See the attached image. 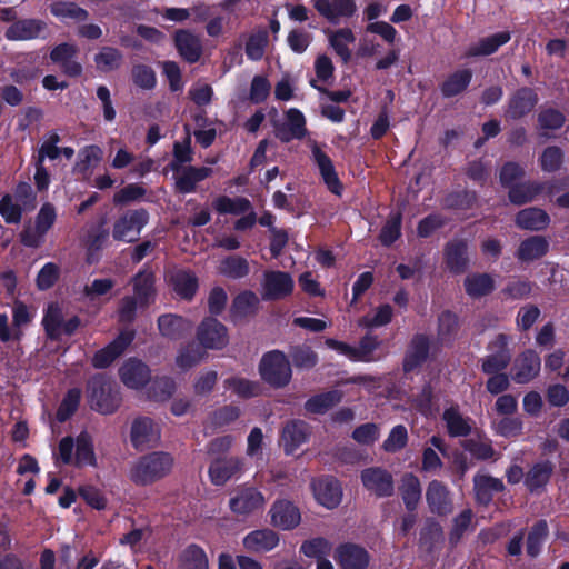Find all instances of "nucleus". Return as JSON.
<instances>
[{
	"instance_id": "1",
	"label": "nucleus",
	"mask_w": 569,
	"mask_h": 569,
	"mask_svg": "<svg viewBox=\"0 0 569 569\" xmlns=\"http://www.w3.org/2000/svg\"><path fill=\"white\" fill-rule=\"evenodd\" d=\"M86 397L91 410L100 415H112L121 406L120 387L107 373H96L86 383Z\"/></svg>"
},
{
	"instance_id": "2",
	"label": "nucleus",
	"mask_w": 569,
	"mask_h": 569,
	"mask_svg": "<svg viewBox=\"0 0 569 569\" xmlns=\"http://www.w3.org/2000/svg\"><path fill=\"white\" fill-rule=\"evenodd\" d=\"M174 459L166 451H152L141 456L130 469V480L137 486H149L167 477Z\"/></svg>"
},
{
	"instance_id": "3",
	"label": "nucleus",
	"mask_w": 569,
	"mask_h": 569,
	"mask_svg": "<svg viewBox=\"0 0 569 569\" xmlns=\"http://www.w3.org/2000/svg\"><path fill=\"white\" fill-rule=\"evenodd\" d=\"M258 371L263 382L273 389L287 387L292 379V369L288 356L278 349L262 355Z\"/></svg>"
},
{
	"instance_id": "4",
	"label": "nucleus",
	"mask_w": 569,
	"mask_h": 569,
	"mask_svg": "<svg viewBox=\"0 0 569 569\" xmlns=\"http://www.w3.org/2000/svg\"><path fill=\"white\" fill-rule=\"evenodd\" d=\"M325 343L329 349L346 356L353 362H373L381 359L380 356H375V351L380 348L382 341L378 336L369 332L360 338L357 347L333 338H327Z\"/></svg>"
},
{
	"instance_id": "5",
	"label": "nucleus",
	"mask_w": 569,
	"mask_h": 569,
	"mask_svg": "<svg viewBox=\"0 0 569 569\" xmlns=\"http://www.w3.org/2000/svg\"><path fill=\"white\" fill-rule=\"evenodd\" d=\"M149 212L144 208L127 210L113 223L112 238L116 241L134 242L149 222Z\"/></svg>"
},
{
	"instance_id": "6",
	"label": "nucleus",
	"mask_w": 569,
	"mask_h": 569,
	"mask_svg": "<svg viewBox=\"0 0 569 569\" xmlns=\"http://www.w3.org/2000/svg\"><path fill=\"white\" fill-rule=\"evenodd\" d=\"M56 220L57 212L54 206L50 202H44L36 216L34 228L26 227L20 232V242L27 248H40L44 241V236L53 227Z\"/></svg>"
},
{
	"instance_id": "7",
	"label": "nucleus",
	"mask_w": 569,
	"mask_h": 569,
	"mask_svg": "<svg viewBox=\"0 0 569 569\" xmlns=\"http://www.w3.org/2000/svg\"><path fill=\"white\" fill-rule=\"evenodd\" d=\"M489 355L480 360V369L485 375L503 372L510 365L512 353L509 348V337L498 333L487 346Z\"/></svg>"
},
{
	"instance_id": "8",
	"label": "nucleus",
	"mask_w": 569,
	"mask_h": 569,
	"mask_svg": "<svg viewBox=\"0 0 569 569\" xmlns=\"http://www.w3.org/2000/svg\"><path fill=\"white\" fill-rule=\"evenodd\" d=\"M431 350V338L427 333H415L408 342L402 358V371L409 375L418 371L428 361Z\"/></svg>"
},
{
	"instance_id": "9",
	"label": "nucleus",
	"mask_w": 569,
	"mask_h": 569,
	"mask_svg": "<svg viewBox=\"0 0 569 569\" xmlns=\"http://www.w3.org/2000/svg\"><path fill=\"white\" fill-rule=\"evenodd\" d=\"M196 336L203 349L221 350L229 342L227 327L214 317H206L199 323Z\"/></svg>"
},
{
	"instance_id": "10",
	"label": "nucleus",
	"mask_w": 569,
	"mask_h": 569,
	"mask_svg": "<svg viewBox=\"0 0 569 569\" xmlns=\"http://www.w3.org/2000/svg\"><path fill=\"white\" fill-rule=\"evenodd\" d=\"M539 102V96L531 87H520L508 98L505 116L510 120H520L529 116Z\"/></svg>"
},
{
	"instance_id": "11",
	"label": "nucleus",
	"mask_w": 569,
	"mask_h": 569,
	"mask_svg": "<svg viewBox=\"0 0 569 569\" xmlns=\"http://www.w3.org/2000/svg\"><path fill=\"white\" fill-rule=\"evenodd\" d=\"M363 488L377 498H388L395 493V480L390 471L382 467H368L360 472Z\"/></svg>"
},
{
	"instance_id": "12",
	"label": "nucleus",
	"mask_w": 569,
	"mask_h": 569,
	"mask_svg": "<svg viewBox=\"0 0 569 569\" xmlns=\"http://www.w3.org/2000/svg\"><path fill=\"white\" fill-rule=\"evenodd\" d=\"M136 337V330L127 329L119 332V335L109 342L104 348L94 352L91 365L97 369H106L120 357L126 349L132 343Z\"/></svg>"
},
{
	"instance_id": "13",
	"label": "nucleus",
	"mask_w": 569,
	"mask_h": 569,
	"mask_svg": "<svg viewBox=\"0 0 569 569\" xmlns=\"http://www.w3.org/2000/svg\"><path fill=\"white\" fill-rule=\"evenodd\" d=\"M284 117L283 122L273 123L276 138L282 143L302 140L308 133L305 114L297 108H290L284 112Z\"/></svg>"
},
{
	"instance_id": "14",
	"label": "nucleus",
	"mask_w": 569,
	"mask_h": 569,
	"mask_svg": "<svg viewBox=\"0 0 569 569\" xmlns=\"http://www.w3.org/2000/svg\"><path fill=\"white\" fill-rule=\"evenodd\" d=\"M264 505L263 493L252 486L238 488L234 496L229 500L230 510L238 516L252 515L263 509Z\"/></svg>"
},
{
	"instance_id": "15",
	"label": "nucleus",
	"mask_w": 569,
	"mask_h": 569,
	"mask_svg": "<svg viewBox=\"0 0 569 569\" xmlns=\"http://www.w3.org/2000/svg\"><path fill=\"white\" fill-rule=\"evenodd\" d=\"M426 502L429 511L438 517H447L453 512L452 492L442 481L433 479L426 489Z\"/></svg>"
},
{
	"instance_id": "16",
	"label": "nucleus",
	"mask_w": 569,
	"mask_h": 569,
	"mask_svg": "<svg viewBox=\"0 0 569 569\" xmlns=\"http://www.w3.org/2000/svg\"><path fill=\"white\" fill-rule=\"evenodd\" d=\"M311 488L317 502L332 510L342 500V487L340 481L330 475L321 476L312 480Z\"/></svg>"
},
{
	"instance_id": "17",
	"label": "nucleus",
	"mask_w": 569,
	"mask_h": 569,
	"mask_svg": "<svg viewBox=\"0 0 569 569\" xmlns=\"http://www.w3.org/2000/svg\"><path fill=\"white\" fill-rule=\"evenodd\" d=\"M333 559L340 569H367L371 557L365 547L348 541L336 547Z\"/></svg>"
},
{
	"instance_id": "18",
	"label": "nucleus",
	"mask_w": 569,
	"mask_h": 569,
	"mask_svg": "<svg viewBox=\"0 0 569 569\" xmlns=\"http://www.w3.org/2000/svg\"><path fill=\"white\" fill-rule=\"evenodd\" d=\"M270 523L280 530L290 531L301 522L300 509L290 500L277 499L270 507Z\"/></svg>"
},
{
	"instance_id": "19",
	"label": "nucleus",
	"mask_w": 569,
	"mask_h": 569,
	"mask_svg": "<svg viewBox=\"0 0 569 569\" xmlns=\"http://www.w3.org/2000/svg\"><path fill=\"white\" fill-rule=\"evenodd\" d=\"M133 297L140 301V309L149 308L157 297L156 273L147 266L141 268L131 279Z\"/></svg>"
},
{
	"instance_id": "20",
	"label": "nucleus",
	"mask_w": 569,
	"mask_h": 569,
	"mask_svg": "<svg viewBox=\"0 0 569 569\" xmlns=\"http://www.w3.org/2000/svg\"><path fill=\"white\" fill-rule=\"evenodd\" d=\"M47 23L41 19L26 18L11 23L4 31L9 41H28L38 38L46 39Z\"/></svg>"
},
{
	"instance_id": "21",
	"label": "nucleus",
	"mask_w": 569,
	"mask_h": 569,
	"mask_svg": "<svg viewBox=\"0 0 569 569\" xmlns=\"http://www.w3.org/2000/svg\"><path fill=\"white\" fill-rule=\"evenodd\" d=\"M541 359L533 349H526L516 359L512 366L511 379L519 385L533 380L540 372Z\"/></svg>"
},
{
	"instance_id": "22",
	"label": "nucleus",
	"mask_w": 569,
	"mask_h": 569,
	"mask_svg": "<svg viewBox=\"0 0 569 569\" xmlns=\"http://www.w3.org/2000/svg\"><path fill=\"white\" fill-rule=\"evenodd\" d=\"M119 377L126 387L140 390L150 382L151 370L142 360L129 358L119 368Z\"/></svg>"
},
{
	"instance_id": "23",
	"label": "nucleus",
	"mask_w": 569,
	"mask_h": 569,
	"mask_svg": "<svg viewBox=\"0 0 569 569\" xmlns=\"http://www.w3.org/2000/svg\"><path fill=\"white\" fill-rule=\"evenodd\" d=\"M310 435V426L306 421L300 419L287 421L280 435L284 453L293 455L300 446L308 442Z\"/></svg>"
},
{
	"instance_id": "24",
	"label": "nucleus",
	"mask_w": 569,
	"mask_h": 569,
	"mask_svg": "<svg viewBox=\"0 0 569 569\" xmlns=\"http://www.w3.org/2000/svg\"><path fill=\"white\" fill-rule=\"evenodd\" d=\"M77 53V46L62 42L51 49L49 58L52 63L59 64L63 74L70 78H78L82 74L83 68L80 62L74 60Z\"/></svg>"
},
{
	"instance_id": "25",
	"label": "nucleus",
	"mask_w": 569,
	"mask_h": 569,
	"mask_svg": "<svg viewBox=\"0 0 569 569\" xmlns=\"http://www.w3.org/2000/svg\"><path fill=\"white\" fill-rule=\"evenodd\" d=\"M160 438L154 423L149 417H138L131 423L130 442L136 450L142 451L153 447Z\"/></svg>"
},
{
	"instance_id": "26",
	"label": "nucleus",
	"mask_w": 569,
	"mask_h": 569,
	"mask_svg": "<svg viewBox=\"0 0 569 569\" xmlns=\"http://www.w3.org/2000/svg\"><path fill=\"white\" fill-rule=\"evenodd\" d=\"M243 460L239 457L216 458L209 466V478L214 486H224L230 479L241 473Z\"/></svg>"
},
{
	"instance_id": "27",
	"label": "nucleus",
	"mask_w": 569,
	"mask_h": 569,
	"mask_svg": "<svg viewBox=\"0 0 569 569\" xmlns=\"http://www.w3.org/2000/svg\"><path fill=\"white\" fill-rule=\"evenodd\" d=\"M293 279L284 271H267L263 281V300H279L293 291Z\"/></svg>"
},
{
	"instance_id": "28",
	"label": "nucleus",
	"mask_w": 569,
	"mask_h": 569,
	"mask_svg": "<svg viewBox=\"0 0 569 569\" xmlns=\"http://www.w3.org/2000/svg\"><path fill=\"white\" fill-rule=\"evenodd\" d=\"M443 260L452 274L463 273L469 266L468 242L466 239H452L445 244Z\"/></svg>"
},
{
	"instance_id": "29",
	"label": "nucleus",
	"mask_w": 569,
	"mask_h": 569,
	"mask_svg": "<svg viewBox=\"0 0 569 569\" xmlns=\"http://www.w3.org/2000/svg\"><path fill=\"white\" fill-rule=\"evenodd\" d=\"M555 463L549 459L535 462L526 473L525 486L530 493H542L555 472Z\"/></svg>"
},
{
	"instance_id": "30",
	"label": "nucleus",
	"mask_w": 569,
	"mask_h": 569,
	"mask_svg": "<svg viewBox=\"0 0 569 569\" xmlns=\"http://www.w3.org/2000/svg\"><path fill=\"white\" fill-rule=\"evenodd\" d=\"M313 8L330 23L337 24L340 18H350L357 11L355 0H312Z\"/></svg>"
},
{
	"instance_id": "31",
	"label": "nucleus",
	"mask_w": 569,
	"mask_h": 569,
	"mask_svg": "<svg viewBox=\"0 0 569 569\" xmlns=\"http://www.w3.org/2000/svg\"><path fill=\"white\" fill-rule=\"evenodd\" d=\"M312 157L327 189L336 196H341L343 191V184L338 177L330 157L318 146L312 148Z\"/></svg>"
},
{
	"instance_id": "32",
	"label": "nucleus",
	"mask_w": 569,
	"mask_h": 569,
	"mask_svg": "<svg viewBox=\"0 0 569 569\" xmlns=\"http://www.w3.org/2000/svg\"><path fill=\"white\" fill-rule=\"evenodd\" d=\"M510 39V31H499L493 34L482 37L467 48L463 57L467 59H471L491 56L496 53L502 46L508 43Z\"/></svg>"
},
{
	"instance_id": "33",
	"label": "nucleus",
	"mask_w": 569,
	"mask_h": 569,
	"mask_svg": "<svg viewBox=\"0 0 569 569\" xmlns=\"http://www.w3.org/2000/svg\"><path fill=\"white\" fill-rule=\"evenodd\" d=\"M279 542V533L270 528L252 530L242 539L244 549L254 553L269 552L278 547Z\"/></svg>"
},
{
	"instance_id": "34",
	"label": "nucleus",
	"mask_w": 569,
	"mask_h": 569,
	"mask_svg": "<svg viewBox=\"0 0 569 569\" xmlns=\"http://www.w3.org/2000/svg\"><path fill=\"white\" fill-rule=\"evenodd\" d=\"M503 490L505 485L499 478L483 473H476L473 477L475 500L480 506H489L493 500L495 493L502 492Z\"/></svg>"
},
{
	"instance_id": "35",
	"label": "nucleus",
	"mask_w": 569,
	"mask_h": 569,
	"mask_svg": "<svg viewBox=\"0 0 569 569\" xmlns=\"http://www.w3.org/2000/svg\"><path fill=\"white\" fill-rule=\"evenodd\" d=\"M550 249L549 239L545 236L535 234L523 239L515 253L521 262H532L543 258Z\"/></svg>"
},
{
	"instance_id": "36",
	"label": "nucleus",
	"mask_w": 569,
	"mask_h": 569,
	"mask_svg": "<svg viewBox=\"0 0 569 569\" xmlns=\"http://www.w3.org/2000/svg\"><path fill=\"white\" fill-rule=\"evenodd\" d=\"M473 72L469 68L457 69L449 73L439 84V90L445 99H451L462 94L472 81Z\"/></svg>"
},
{
	"instance_id": "37",
	"label": "nucleus",
	"mask_w": 569,
	"mask_h": 569,
	"mask_svg": "<svg viewBox=\"0 0 569 569\" xmlns=\"http://www.w3.org/2000/svg\"><path fill=\"white\" fill-rule=\"evenodd\" d=\"M550 216L548 212L538 207L525 208L516 214V226L521 230L542 231L550 224Z\"/></svg>"
},
{
	"instance_id": "38",
	"label": "nucleus",
	"mask_w": 569,
	"mask_h": 569,
	"mask_svg": "<svg viewBox=\"0 0 569 569\" xmlns=\"http://www.w3.org/2000/svg\"><path fill=\"white\" fill-rule=\"evenodd\" d=\"M174 44L184 61L196 63L202 54V44L197 36L189 30H178L174 34Z\"/></svg>"
},
{
	"instance_id": "39",
	"label": "nucleus",
	"mask_w": 569,
	"mask_h": 569,
	"mask_svg": "<svg viewBox=\"0 0 569 569\" xmlns=\"http://www.w3.org/2000/svg\"><path fill=\"white\" fill-rule=\"evenodd\" d=\"M211 173L212 169L209 167L187 166L176 180V191L181 194L192 193L196 191L197 184L209 178Z\"/></svg>"
},
{
	"instance_id": "40",
	"label": "nucleus",
	"mask_w": 569,
	"mask_h": 569,
	"mask_svg": "<svg viewBox=\"0 0 569 569\" xmlns=\"http://www.w3.org/2000/svg\"><path fill=\"white\" fill-rule=\"evenodd\" d=\"M442 420L446 423L447 433L450 438H467L472 432V420L463 417L458 407H449L442 413Z\"/></svg>"
},
{
	"instance_id": "41",
	"label": "nucleus",
	"mask_w": 569,
	"mask_h": 569,
	"mask_svg": "<svg viewBox=\"0 0 569 569\" xmlns=\"http://www.w3.org/2000/svg\"><path fill=\"white\" fill-rule=\"evenodd\" d=\"M463 288L471 299H480L493 292L496 289V281L490 273L475 272L465 278Z\"/></svg>"
},
{
	"instance_id": "42",
	"label": "nucleus",
	"mask_w": 569,
	"mask_h": 569,
	"mask_svg": "<svg viewBox=\"0 0 569 569\" xmlns=\"http://www.w3.org/2000/svg\"><path fill=\"white\" fill-rule=\"evenodd\" d=\"M170 284L181 299L191 301L196 296L199 281L196 274L190 270H177L171 274Z\"/></svg>"
},
{
	"instance_id": "43",
	"label": "nucleus",
	"mask_w": 569,
	"mask_h": 569,
	"mask_svg": "<svg viewBox=\"0 0 569 569\" xmlns=\"http://www.w3.org/2000/svg\"><path fill=\"white\" fill-rule=\"evenodd\" d=\"M259 307V299L251 290H246L237 295L230 307V317L233 322L242 320L249 316L256 315Z\"/></svg>"
},
{
	"instance_id": "44",
	"label": "nucleus",
	"mask_w": 569,
	"mask_h": 569,
	"mask_svg": "<svg viewBox=\"0 0 569 569\" xmlns=\"http://www.w3.org/2000/svg\"><path fill=\"white\" fill-rule=\"evenodd\" d=\"M549 537V526L546 519L537 520L529 529L526 539V552L529 558L536 559L542 551Z\"/></svg>"
},
{
	"instance_id": "45",
	"label": "nucleus",
	"mask_w": 569,
	"mask_h": 569,
	"mask_svg": "<svg viewBox=\"0 0 569 569\" xmlns=\"http://www.w3.org/2000/svg\"><path fill=\"white\" fill-rule=\"evenodd\" d=\"M399 491L407 511H416L422 493L419 478L412 472L406 473L402 477Z\"/></svg>"
},
{
	"instance_id": "46",
	"label": "nucleus",
	"mask_w": 569,
	"mask_h": 569,
	"mask_svg": "<svg viewBox=\"0 0 569 569\" xmlns=\"http://www.w3.org/2000/svg\"><path fill=\"white\" fill-rule=\"evenodd\" d=\"M545 191V183L538 181L519 182L508 191V199L515 206H523L533 201Z\"/></svg>"
},
{
	"instance_id": "47",
	"label": "nucleus",
	"mask_w": 569,
	"mask_h": 569,
	"mask_svg": "<svg viewBox=\"0 0 569 569\" xmlns=\"http://www.w3.org/2000/svg\"><path fill=\"white\" fill-rule=\"evenodd\" d=\"M73 466L81 468L83 466H97L94 446L91 435L83 430L76 438V451Z\"/></svg>"
},
{
	"instance_id": "48",
	"label": "nucleus",
	"mask_w": 569,
	"mask_h": 569,
	"mask_svg": "<svg viewBox=\"0 0 569 569\" xmlns=\"http://www.w3.org/2000/svg\"><path fill=\"white\" fill-rule=\"evenodd\" d=\"M460 446L465 451L469 452L472 458L480 461L493 459L496 456L492 440L486 435L478 433L477 438H467L460 441Z\"/></svg>"
},
{
	"instance_id": "49",
	"label": "nucleus",
	"mask_w": 569,
	"mask_h": 569,
	"mask_svg": "<svg viewBox=\"0 0 569 569\" xmlns=\"http://www.w3.org/2000/svg\"><path fill=\"white\" fill-rule=\"evenodd\" d=\"M341 401V393L338 390H330L310 397L305 402V409L309 413L323 415Z\"/></svg>"
},
{
	"instance_id": "50",
	"label": "nucleus",
	"mask_w": 569,
	"mask_h": 569,
	"mask_svg": "<svg viewBox=\"0 0 569 569\" xmlns=\"http://www.w3.org/2000/svg\"><path fill=\"white\" fill-rule=\"evenodd\" d=\"M158 329L161 336L178 340L181 339L188 329V322L180 316L162 315L158 318Z\"/></svg>"
},
{
	"instance_id": "51",
	"label": "nucleus",
	"mask_w": 569,
	"mask_h": 569,
	"mask_svg": "<svg viewBox=\"0 0 569 569\" xmlns=\"http://www.w3.org/2000/svg\"><path fill=\"white\" fill-rule=\"evenodd\" d=\"M213 209L220 214H243L252 209L249 199L244 197L230 198L228 196H219L214 199Z\"/></svg>"
},
{
	"instance_id": "52",
	"label": "nucleus",
	"mask_w": 569,
	"mask_h": 569,
	"mask_svg": "<svg viewBox=\"0 0 569 569\" xmlns=\"http://www.w3.org/2000/svg\"><path fill=\"white\" fill-rule=\"evenodd\" d=\"M50 13L60 20L71 19L74 21H84L89 18V12L79 7L76 2L54 1L49 6Z\"/></svg>"
},
{
	"instance_id": "53",
	"label": "nucleus",
	"mask_w": 569,
	"mask_h": 569,
	"mask_svg": "<svg viewBox=\"0 0 569 569\" xmlns=\"http://www.w3.org/2000/svg\"><path fill=\"white\" fill-rule=\"evenodd\" d=\"M477 198L473 190L452 191L442 199V207L449 210H469L476 204Z\"/></svg>"
},
{
	"instance_id": "54",
	"label": "nucleus",
	"mask_w": 569,
	"mask_h": 569,
	"mask_svg": "<svg viewBox=\"0 0 569 569\" xmlns=\"http://www.w3.org/2000/svg\"><path fill=\"white\" fill-rule=\"evenodd\" d=\"M63 322L62 310L58 303H50L43 315L42 326L49 339L56 340L61 336Z\"/></svg>"
},
{
	"instance_id": "55",
	"label": "nucleus",
	"mask_w": 569,
	"mask_h": 569,
	"mask_svg": "<svg viewBox=\"0 0 569 569\" xmlns=\"http://www.w3.org/2000/svg\"><path fill=\"white\" fill-rule=\"evenodd\" d=\"M123 56L121 51L114 47H102L94 56V63L101 72H110L117 70L122 64Z\"/></svg>"
},
{
	"instance_id": "56",
	"label": "nucleus",
	"mask_w": 569,
	"mask_h": 569,
	"mask_svg": "<svg viewBox=\"0 0 569 569\" xmlns=\"http://www.w3.org/2000/svg\"><path fill=\"white\" fill-rule=\"evenodd\" d=\"M223 385L227 389H231L237 396L243 399L257 397L261 391V386L258 381L240 377L227 378Z\"/></svg>"
},
{
	"instance_id": "57",
	"label": "nucleus",
	"mask_w": 569,
	"mask_h": 569,
	"mask_svg": "<svg viewBox=\"0 0 569 569\" xmlns=\"http://www.w3.org/2000/svg\"><path fill=\"white\" fill-rule=\"evenodd\" d=\"M81 389L77 387L69 389L66 392L56 413L59 422H66L77 412L81 401Z\"/></svg>"
},
{
	"instance_id": "58",
	"label": "nucleus",
	"mask_w": 569,
	"mask_h": 569,
	"mask_svg": "<svg viewBox=\"0 0 569 569\" xmlns=\"http://www.w3.org/2000/svg\"><path fill=\"white\" fill-rule=\"evenodd\" d=\"M355 41V36L351 29L342 28L335 32L329 38V42L335 52L347 63L351 59V51L348 43Z\"/></svg>"
},
{
	"instance_id": "59",
	"label": "nucleus",
	"mask_w": 569,
	"mask_h": 569,
	"mask_svg": "<svg viewBox=\"0 0 569 569\" xmlns=\"http://www.w3.org/2000/svg\"><path fill=\"white\" fill-rule=\"evenodd\" d=\"M220 272L230 279L244 278L250 272L249 262L241 256H229L221 261Z\"/></svg>"
},
{
	"instance_id": "60",
	"label": "nucleus",
	"mask_w": 569,
	"mask_h": 569,
	"mask_svg": "<svg viewBox=\"0 0 569 569\" xmlns=\"http://www.w3.org/2000/svg\"><path fill=\"white\" fill-rule=\"evenodd\" d=\"M289 356L293 366L299 369H311L318 362L317 353L307 345L291 346Z\"/></svg>"
},
{
	"instance_id": "61",
	"label": "nucleus",
	"mask_w": 569,
	"mask_h": 569,
	"mask_svg": "<svg viewBox=\"0 0 569 569\" xmlns=\"http://www.w3.org/2000/svg\"><path fill=\"white\" fill-rule=\"evenodd\" d=\"M176 391V382L170 377L156 378L148 388V397L153 401H166Z\"/></svg>"
},
{
	"instance_id": "62",
	"label": "nucleus",
	"mask_w": 569,
	"mask_h": 569,
	"mask_svg": "<svg viewBox=\"0 0 569 569\" xmlns=\"http://www.w3.org/2000/svg\"><path fill=\"white\" fill-rule=\"evenodd\" d=\"M563 157L565 153L560 147L549 146L541 152L538 160L539 166L543 172H557L562 167Z\"/></svg>"
},
{
	"instance_id": "63",
	"label": "nucleus",
	"mask_w": 569,
	"mask_h": 569,
	"mask_svg": "<svg viewBox=\"0 0 569 569\" xmlns=\"http://www.w3.org/2000/svg\"><path fill=\"white\" fill-rule=\"evenodd\" d=\"M401 222L402 214L401 212H397L391 214L387 222L382 226L379 233V240L383 246L390 247L400 238Z\"/></svg>"
},
{
	"instance_id": "64",
	"label": "nucleus",
	"mask_w": 569,
	"mask_h": 569,
	"mask_svg": "<svg viewBox=\"0 0 569 569\" xmlns=\"http://www.w3.org/2000/svg\"><path fill=\"white\" fill-rule=\"evenodd\" d=\"M131 77L133 83L143 90H152L157 86V77L154 70L143 63H138L132 67Z\"/></svg>"
}]
</instances>
